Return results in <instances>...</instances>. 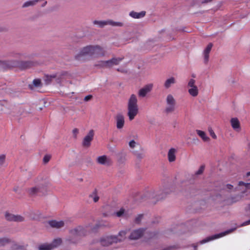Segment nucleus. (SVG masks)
Instances as JSON below:
<instances>
[{
	"label": "nucleus",
	"mask_w": 250,
	"mask_h": 250,
	"mask_svg": "<svg viewBox=\"0 0 250 250\" xmlns=\"http://www.w3.org/2000/svg\"><path fill=\"white\" fill-rule=\"evenodd\" d=\"M197 134L202 138L204 142H208L209 140V138L208 137L206 133L200 130H196Z\"/></svg>",
	"instance_id": "obj_23"
},
{
	"label": "nucleus",
	"mask_w": 250,
	"mask_h": 250,
	"mask_svg": "<svg viewBox=\"0 0 250 250\" xmlns=\"http://www.w3.org/2000/svg\"><path fill=\"white\" fill-rule=\"evenodd\" d=\"M247 175L248 176H250V172H248Z\"/></svg>",
	"instance_id": "obj_51"
},
{
	"label": "nucleus",
	"mask_w": 250,
	"mask_h": 250,
	"mask_svg": "<svg viewBox=\"0 0 250 250\" xmlns=\"http://www.w3.org/2000/svg\"><path fill=\"white\" fill-rule=\"evenodd\" d=\"M47 191L46 187L40 185L28 189V192L31 195L43 194Z\"/></svg>",
	"instance_id": "obj_7"
},
{
	"label": "nucleus",
	"mask_w": 250,
	"mask_h": 250,
	"mask_svg": "<svg viewBox=\"0 0 250 250\" xmlns=\"http://www.w3.org/2000/svg\"><path fill=\"white\" fill-rule=\"evenodd\" d=\"M124 213L125 209L123 208H122L120 209L119 211L116 212L115 213V214L116 215V216L120 217L123 216Z\"/></svg>",
	"instance_id": "obj_31"
},
{
	"label": "nucleus",
	"mask_w": 250,
	"mask_h": 250,
	"mask_svg": "<svg viewBox=\"0 0 250 250\" xmlns=\"http://www.w3.org/2000/svg\"><path fill=\"white\" fill-rule=\"evenodd\" d=\"M72 133L74 137L75 138H77V135L79 133V130L77 128H74L72 130Z\"/></svg>",
	"instance_id": "obj_37"
},
{
	"label": "nucleus",
	"mask_w": 250,
	"mask_h": 250,
	"mask_svg": "<svg viewBox=\"0 0 250 250\" xmlns=\"http://www.w3.org/2000/svg\"><path fill=\"white\" fill-rule=\"evenodd\" d=\"M233 229H229V230H227L226 231H224L223 232L220 233L219 234H215L214 235L208 237L206 238H205V239L202 240V241H200V244H202L205 243L206 242H209V241H210L211 240H214V239H215L219 238L220 237H223V236L226 235V234H228L229 233L232 232L233 231Z\"/></svg>",
	"instance_id": "obj_10"
},
{
	"label": "nucleus",
	"mask_w": 250,
	"mask_h": 250,
	"mask_svg": "<svg viewBox=\"0 0 250 250\" xmlns=\"http://www.w3.org/2000/svg\"><path fill=\"white\" fill-rule=\"evenodd\" d=\"M137 99L135 95L132 94L128 100L127 104V115L130 121H132L138 113Z\"/></svg>",
	"instance_id": "obj_2"
},
{
	"label": "nucleus",
	"mask_w": 250,
	"mask_h": 250,
	"mask_svg": "<svg viewBox=\"0 0 250 250\" xmlns=\"http://www.w3.org/2000/svg\"><path fill=\"white\" fill-rule=\"evenodd\" d=\"M5 217L7 220L10 221L20 222H23L24 220V217L21 215H14L7 212L5 213Z\"/></svg>",
	"instance_id": "obj_11"
},
{
	"label": "nucleus",
	"mask_w": 250,
	"mask_h": 250,
	"mask_svg": "<svg viewBox=\"0 0 250 250\" xmlns=\"http://www.w3.org/2000/svg\"><path fill=\"white\" fill-rule=\"evenodd\" d=\"M57 77V74H54L52 75H47L48 78H51V79H55Z\"/></svg>",
	"instance_id": "obj_42"
},
{
	"label": "nucleus",
	"mask_w": 250,
	"mask_h": 250,
	"mask_svg": "<svg viewBox=\"0 0 250 250\" xmlns=\"http://www.w3.org/2000/svg\"><path fill=\"white\" fill-rule=\"evenodd\" d=\"M213 46V44L212 43H209L207 47L205 48L204 51V62L205 63H207L209 59V54L211 51V49Z\"/></svg>",
	"instance_id": "obj_19"
},
{
	"label": "nucleus",
	"mask_w": 250,
	"mask_h": 250,
	"mask_svg": "<svg viewBox=\"0 0 250 250\" xmlns=\"http://www.w3.org/2000/svg\"><path fill=\"white\" fill-rule=\"evenodd\" d=\"M163 198V197H158V199H162Z\"/></svg>",
	"instance_id": "obj_53"
},
{
	"label": "nucleus",
	"mask_w": 250,
	"mask_h": 250,
	"mask_svg": "<svg viewBox=\"0 0 250 250\" xmlns=\"http://www.w3.org/2000/svg\"><path fill=\"white\" fill-rule=\"evenodd\" d=\"M33 83L35 87H40L41 86V81L39 79H35L33 81Z\"/></svg>",
	"instance_id": "obj_29"
},
{
	"label": "nucleus",
	"mask_w": 250,
	"mask_h": 250,
	"mask_svg": "<svg viewBox=\"0 0 250 250\" xmlns=\"http://www.w3.org/2000/svg\"><path fill=\"white\" fill-rule=\"evenodd\" d=\"M196 249H197V247L196 246V247H195V250H196Z\"/></svg>",
	"instance_id": "obj_54"
},
{
	"label": "nucleus",
	"mask_w": 250,
	"mask_h": 250,
	"mask_svg": "<svg viewBox=\"0 0 250 250\" xmlns=\"http://www.w3.org/2000/svg\"><path fill=\"white\" fill-rule=\"evenodd\" d=\"M97 162L101 165L109 166L111 165V161L108 159L106 155L99 156L97 159Z\"/></svg>",
	"instance_id": "obj_16"
},
{
	"label": "nucleus",
	"mask_w": 250,
	"mask_h": 250,
	"mask_svg": "<svg viewBox=\"0 0 250 250\" xmlns=\"http://www.w3.org/2000/svg\"><path fill=\"white\" fill-rule=\"evenodd\" d=\"M133 153L136 157V158L140 160L143 159L144 157V154L142 153H139L136 151H134Z\"/></svg>",
	"instance_id": "obj_32"
},
{
	"label": "nucleus",
	"mask_w": 250,
	"mask_h": 250,
	"mask_svg": "<svg viewBox=\"0 0 250 250\" xmlns=\"http://www.w3.org/2000/svg\"><path fill=\"white\" fill-rule=\"evenodd\" d=\"M11 242V240L6 238H0V247L3 246Z\"/></svg>",
	"instance_id": "obj_28"
},
{
	"label": "nucleus",
	"mask_w": 250,
	"mask_h": 250,
	"mask_svg": "<svg viewBox=\"0 0 250 250\" xmlns=\"http://www.w3.org/2000/svg\"><path fill=\"white\" fill-rule=\"evenodd\" d=\"M232 127L235 130H239L240 129V122L237 118H233L230 120Z\"/></svg>",
	"instance_id": "obj_20"
},
{
	"label": "nucleus",
	"mask_w": 250,
	"mask_h": 250,
	"mask_svg": "<svg viewBox=\"0 0 250 250\" xmlns=\"http://www.w3.org/2000/svg\"><path fill=\"white\" fill-rule=\"evenodd\" d=\"M29 87L31 89H32L33 88V86L31 85H29Z\"/></svg>",
	"instance_id": "obj_52"
},
{
	"label": "nucleus",
	"mask_w": 250,
	"mask_h": 250,
	"mask_svg": "<svg viewBox=\"0 0 250 250\" xmlns=\"http://www.w3.org/2000/svg\"><path fill=\"white\" fill-rule=\"evenodd\" d=\"M205 169V166H201L199 169L196 171V175H200L201 174H202L204 170Z\"/></svg>",
	"instance_id": "obj_34"
},
{
	"label": "nucleus",
	"mask_w": 250,
	"mask_h": 250,
	"mask_svg": "<svg viewBox=\"0 0 250 250\" xmlns=\"http://www.w3.org/2000/svg\"><path fill=\"white\" fill-rule=\"evenodd\" d=\"M105 226V225H102V224H97V225H96V226H97V227H102V226Z\"/></svg>",
	"instance_id": "obj_49"
},
{
	"label": "nucleus",
	"mask_w": 250,
	"mask_h": 250,
	"mask_svg": "<svg viewBox=\"0 0 250 250\" xmlns=\"http://www.w3.org/2000/svg\"><path fill=\"white\" fill-rule=\"evenodd\" d=\"M146 12L144 11H142L139 13H137L134 11H131L129 13V15L135 19H139L142 17H143L145 16Z\"/></svg>",
	"instance_id": "obj_22"
},
{
	"label": "nucleus",
	"mask_w": 250,
	"mask_h": 250,
	"mask_svg": "<svg viewBox=\"0 0 250 250\" xmlns=\"http://www.w3.org/2000/svg\"><path fill=\"white\" fill-rule=\"evenodd\" d=\"M47 3V1H45L44 2L43 4L42 5V7L44 6Z\"/></svg>",
	"instance_id": "obj_50"
},
{
	"label": "nucleus",
	"mask_w": 250,
	"mask_h": 250,
	"mask_svg": "<svg viewBox=\"0 0 250 250\" xmlns=\"http://www.w3.org/2000/svg\"><path fill=\"white\" fill-rule=\"evenodd\" d=\"M176 83V80L174 77H170L165 81L164 85L166 89H168L171 86Z\"/></svg>",
	"instance_id": "obj_21"
},
{
	"label": "nucleus",
	"mask_w": 250,
	"mask_h": 250,
	"mask_svg": "<svg viewBox=\"0 0 250 250\" xmlns=\"http://www.w3.org/2000/svg\"><path fill=\"white\" fill-rule=\"evenodd\" d=\"M167 106L165 108V112L169 113L173 112L175 108L176 101L171 94H168L166 98Z\"/></svg>",
	"instance_id": "obj_8"
},
{
	"label": "nucleus",
	"mask_w": 250,
	"mask_h": 250,
	"mask_svg": "<svg viewBox=\"0 0 250 250\" xmlns=\"http://www.w3.org/2000/svg\"><path fill=\"white\" fill-rule=\"evenodd\" d=\"M62 242V239L61 238H57L54 239L53 242L50 243L52 247V250L58 246H60Z\"/></svg>",
	"instance_id": "obj_27"
},
{
	"label": "nucleus",
	"mask_w": 250,
	"mask_h": 250,
	"mask_svg": "<svg viewBox=\"0 0 250 250\" xmlns=\"http://www.w3.org/2000/svg\"><path fill=\"white\" fill-rule=\"evenodd\" d=\"M92 98V96L91 95H88L86 96L84 98V101L85 102H88Z\"/></svg>",
	"instance_id": "obj_40"
},
{
	"label": "nucleus",
	"mask_w": 250,
	"mask_h": 250,
	"mask_svg": "<svg viewBox=\"0 0 250 250\" xmlns=\"http://www.w3.org/2000/svg\"><path fill=\"white\" fill-rule=\"evenodd\" d=\"M233 188V186L231 185H230V184H227L226 186V188L229 190L232 189Z\"/></svg>",
	"instance_id": "obj_43"
},
{
	"label": "nucleus",
	"mask_w": 250,
	"mask_h": 250,
	"mask_svg": "<svg viewBox=\"0 0 250 250\" xmlns=\"http://www.w3.org/2000/svg\"><path fill=\"white\" fill-rule=\"evenodd\" d=\"M93 24L98 25L100 27H103L104 26L107 24L117 26H122L123 25V23L121 22H115L111 20L106 21L95 20L93 21Z\"/></svg>",
	"instance_id": "obj_9"
},
{
	"label": "nucleus",
	"mask_w": 250,
	"mask_h": 250,
	"mask_svg": "<svg viewBox=\"0 0 250 250\" xmlns=\"http://www.w3.org/2000/svg\"><path fill=\"white\" fill-rule=\"evenodd\" d=\"M126 232L121 231L118 236H110L103 238L101 239V244L103 246H108L113 243H118L124 240L125 238Z\"/></svg>",
	"instance_id": "obj_3"
},
{
	"label": "nucleus",
	"mask_w": 250,
	"mask_h": 250,
	"mask_svg": "<svg viewBox=\"0 0 250 250\" xmlns=\"http://www.w3.org/2000/svg\"><path fill=\"white\" fill-rule=\"evenodd\" d=\"M49 225L54 228L60 229L64 226V223L63 221H57L56 220H52L48 222Z\"/></svg>",
	"instance_id": "obj_17"
},
{
	"label": "nucleus",
	"mask_w": 250,
	"mask_h": 250,
	"mask_svg": "<svg viewBox=\"0 0 250 250\" xmlns=\"http://www.w3.org/2000/svg\"><path fill=\"white\" fill-rule=\"evenodd\" d=\"M94 135L93 130H90L83 139V145L84 146L89 147L90 146V143L93 139Z\"/></svg>",
	"instance_id": "obj_12"
},
{
	"label": "nucleus",
	"mask_w": 250,
	"mask_h": 250,
	"mask_svg": "<svg viewBox=\"0 0 250 250\" xmlns=\"http://www.w3.org/2000/svg\"><path fill=\"white\" fill-rule=\"evenodd\" d=\"M52 80L51 78H47V75L45 76V81L47 84L49 83L52 81Z\"/></svg>",
	"instance_id": "obj_41"
},
{
	"label": "nucleus",
	"mask_w": 250,
	"mask_h": 250,
	"mask_svg": "<svg viewBox=\"0 0 250 250\" xmlns=\"http://www.w3.org/2000/svg\"><path fill=\"white\" fill-rule=\"evenodd\" d=\"M208 131L210 133V136L213 138V139H216L217 137L215 135V133L214 132L213 130L211 128H209L208 129Z\"/></svg>",
	"instance_id": "obj_36"
},
{
	"label": "nucleus",
	"mask_w": 250,
	"mask_h": 250,
	"mask_svg": "<svg viewBox=\"0 0 250 250\" xmlns=\"http://www.w3.org/2000/svg\"><path fill=\"white\" fill-rule=\"evenodd\" d=\"M250 224V219L247 221H246L244 223H243L242 226H246V225H249Z\"/></svg>",
	"instance_id": "obj_45"
},
{
	"label": "nucleus",
	"mask_w": 250,
	"mask_h": 250,
	"mask_svg": "<svg viewBox=\"0 0 250 250\" xmlns=\"http://www.w3.org/2000/svg\"><path fill=\"white\" fill-rule=\"evenodd\" d=\"M239 186H244L246 189H250V183H245L243 182L240 181L238 184Z\"/></svg>",
	"instance_id": "obj_30"
},
{
	"label": "nucleus",
	"mask_w": 250,
	"mask_h": 250,
	"mask_svg": "<svg viewBox=\"0 0 250 250\" xmlns=\"http://www.w3.org/2000/svg\"><path fill=\"white\" fill-rule=\"evenodd\" d=\"M70 237L67 240L69 243H76L80 237L84 236L86 234V231L81 226H79L76 228L70 231Z\"/></svg>",
	"instance_id": "obj_4"
},
{
	"label": "nucleus",
	"mask_w": 250,
	"mask_h": 250,
	"mask_svg": "<svg viewBox=\"0 0 250 250\" xmlns=\"http://www.w3.org/2000/svg\"><path fill=\"white\" fill-rule=\"evenodd\" d=\"M117 70L118 71H121V72H123V73L126 72V71H125L124 70H120L119 69H118Z\"/></svg>",
	"instance_id": "obj_47"
},
{
	"label": "nucleus",
	"mask_w": 250,
	"mask_h": 250,
	"mask_svg": "<svg viewBox=\"0 0 250 250\" xmlns=\"http://www.w3.org/2000/svg\"><path fill=\"white\" fill-rule=\"evenodd\" d=\"M156 234H157L155 232H150L149 237L150 238H152L154 237L156 235Z\"/></svg>",
	"instance_id": "obj_44"
},
{
	"label": "nucleus",
	"mask_w": 250,
	"mask_h": 250,
	"mask_svg": "<svg viewBox=\"0 0 250 250\" xmlns=\"http://www.w3.org/2000/svg\"><path fill=\"white\" fill-rule=\"evenodd\" d=\"M50 158H51V157L49 155H45L44 157H43L44 163H48L49 161Z\"/></svg>",
	"instance_id": "obj_38"
},
{
	"label": "nucleus",
	"mask_w": 250,
	"mask_h": 250,
	"mask_svg": "<svg viewBox=\"0 0 250 250\" xmlns=\"http://www.w3.org/2000/svg\"><path fill=\"white\" fill-rule=\"evenodd\" d=\"M89 197L92 198L94 202H97L99 200V197L97 194V190L95 189L89 195Z\"/></svg>",
	"instance_id": "obj_26"
},
{
	"label": "nucleus",
	"mask_w": 250,
	"mask_h": 250,
	"mask_svg": "<svg viewBox=\"0 0 250 250\" xmlns=\"http://www.w3.org/2000/svg\"><path fill=\"white\" fill-rule=\"evenodd\" d=\"M6 63L8 67H18L21 69H27L34 65V62L30 61H8Z\"/></svg>",
	"instance_id": "obj_5"
},
{
	"label": "nucleus",
	"mask_w": 250,
	"mask_h": 250,
	"mask_svg": "<svg viewBox=\"0 0 250 250\" xmlns=\"http://www.w3.org/2000/svg\"><path fill=\"white\" fill-rule=\"evenodd\" d=\"M105 51L99 45H87L83 47L80 52L75 56L76 60L81 61L84 59L86 56H104Z\"/></svg>",
	"instance_id": "obj_1"
},
{
	"label": "nucleus",
	"mask_w": 250,
	"mask_h": 250,
	"mask_svg": "<svg viewBox=\"0 0 250 250\" xmlns=\"http://www.w3.org/2000/svg\"><path fill=\"white\" fill-rule=\"evenodd\" d=\"M116 126L118 129H122L125 125V118L121 114H118L116 116Z\"/></svg>",
	"instance_id": "obj_15"
},
{
	"label": "nucleus",
	"mask_w": 250,
	"mask_h": 250,
	"mask_svg": "<svg viewBox=\"0 0 250 250\" xmlns=\"http://www.w3.org/2000/svg\"><path fill=\"white\" fill-rule=\"evenodd\" d=\"M38 249L39 250H52V247L50 244H42L39 245Z\"/></svg>",
	"instance_id": "obj_24"
},
{
	"label": "nucleus",
	"mask_w": 250,
	"mask_h": 250,
	"mask_svg": "<svg viewBox=\"0 0 250 250\" xmlns=\"http://www.w3.org/2000/svg\"><path fill=\"white\" fill-rule=\"evenodd\" d=\"M188 92L190 95L193 97H196L198 94V89L197 86L190 87L188 89Z\"/></svg>",
	"instance_id": "obj_25"
},
{
	"label": "nucleus",
	"mask_w": 250,
	"mask_h": 250,
	"mask_svg": "<svg viewBox=\"0 0 250 250\" xmlns=\"http://www.w3.org/2000/svg\"><path fill=\"white\" fill-rule=\"evenodd\" d=\"M176 149L174 148H171L167 153L168 160L169 162H173L176 160Z\"/></svg>",
	"instance_id": "obj_18"
},
{
	"label": "nucleus",
	"mask_w": 250,
	"mask_h": 250,
	"mask_svg": "<svg viewBox=\"0 0 250 250\" xmlns=\"http://www.w3.org/2000/svg\"><path fill=\"white\" fill-rule=\"evenodd\" d=\"M153 84L151 83L147 84L140 89L138 92V95L140 97H145L148 93L150 92L152 89Z\"/></svg>",
	"instance_id": "obj_13"
},
{
	"label": "nucleus",
	"mask_w": 250,
	"mask_h": 250,
	"mask_svg": "<svg viewBox=\"0 0 250 250\" xmlns=\"http://www.w3.org/2000/svg\"><path fill=\"white\" fill-rule=\"evenodd\" d=\"M212 0H203L202 1V3H208V2L211 1Z\"/></svg>",
	"instance_id": "obj_46"
},
{
	"label": "nucleus",
	"mask_w": 250,
	"mask_h": 250,
	"mask_svg": "<svg viewBox=\"0 0 250 250\" xmlns=\"http://www.w3.org/2000/svg\"><path fill=\"white\" fill-rule=\"evenodd\" d=\"M247 209L248 210H250V204L248 205L247 207Z\"/></svg>",
	"instance_id": "obj_48"
},
{
	"label": "nucleus",
	"mask_w": 250,
	"mask_h": 250,
	"mask_svg": "<svg viewBox=\"0 0 250 250\" xmlns=\"http://www.w3.org/2000/svg\"><path fill=\"white\" fill-rule=\"evenodd\" d=\"M123 58H112L111 60L106 61H101L99 63L96 64V66L100 67H111L115 65H118L122 60Z\"/></svg>",
	"instance_id": "obj_6"
},
{
	"label": "nucleus",
	"mask_w": 250,
	"mask_h": 250,
	"mask_svg": "<svg viewBox=\"0 0 250 250\" xmlns=\"http://www.w3.org/2000/svg\"><path fill=\"white\" fill-rule=\"evenodd\" d=\"M136 142H135V141L134 140H131V141L129 142V146L132 148H133L135 147V146H136Z\"/></svg>",
	"instance_id": "obj_39"
},
{
	"label": "nucleus",
	"mask_w": 250,
	"mask_h": 250,
	"mask_svg": "<svg viewBox=\"0 0 250 250\" xmlns=\"http://www.w3.org/2000/svg\"><path fill=\"white\" fill-rule=\"evenodd\" d=\"M143 214H139L138 216L135 218V222L137 224H139L143 218Z\"/></svg>",
	"instance_id": "obj_35"
},
{
	"label": "nucleus",
	"mask_w": 250,
	"mask_h": 250,
	"mask_svg": "<svg viewBox=\"0 0 250 250\" xmlns=\"http://www.w3.org/2000/svg\"><path fill=\"white\" fill-rule=\"evenodd\" d=\"M195 81L194 79H190L188 83V86L189 87H193V86H196L195 84Z\"/></svg>",
	"instance_id": "obj_33"
},
{
	"label": "nucleus",
	"mask_w": 250,
	"mask_h": 250,
	"mask_svg": "<svg viewBox=\"0 0 250 250\" xmlns=\"http://www.w3.org/2000/svg\"><path fill=\"white\" fill-rule=\"evenodd\" d=\"M144 229H140L133 231L129 236L130 239L136 240L140 238L144 232Z\"/></svg>",
	"instance_id": "obj_14"
}]
</instances>
